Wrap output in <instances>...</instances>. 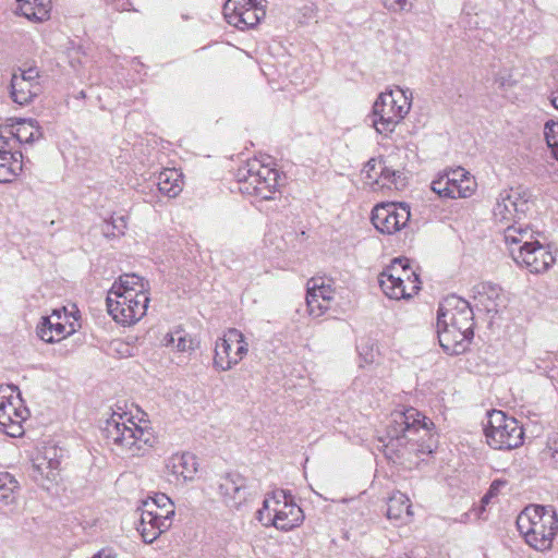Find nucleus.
<instances>
[{
  "label": "nucleus",
  "mask_w": 558,
  "mask_h": 558,
  "mask_svg": "<svg viewBox=\"0 0 558 558\" xmlns=\"http://www.w3.org/2000/svg\"><path fill=\"white\" fill-rule=\"evenodd\" d=\"M433 425L432 421L414 408L393 411L389 417L386 435L380 438L386 457L393 460L407 452H425L423 442L430 437Z\"/></svg>",
  "instance_id": "obj_1"
},
{
  "label": "nucleus",
  "mask_w": 558,
  "mask_h": 558,
  "mask_svg": "<svg viewBox=\"0 0 558 558\" xmlns=\"http://www.w3.org/2000/svg\"><path fill=\"white\" fill-rule=\"evenodd\" d=\"M473 311L464 299L451 294L445 298L437 312V333L442 349L450 354L465 350L473 337Z\"/></svg>",
  "instance_id": "obj_2"
},
{
  "label": "nucleus",
  "mask_w": 558,
  "mask_h": 558,
  "mask_svg": "<svg viewBox=\"0 0 558 558\" xmlns=\"http://www.w3.org/2000/svg\"><path fill=\"white\" fill-rule=\"evenodd\" d=\"M107 444L118 454L142 457L155 446L157 437L150 426L136 424L126 414L113 413L102 428Z\"/></svg>",
  "instance_id": "obj_3"
},
{
  "label": "nucleus",
  "mask_w": 558,
  "mask_h": 558,
  "mask_svg": "<svg viewBox=\"0 0 558 558\" xmlns=\"http://www.w3.org/2000/svg\"><path fill=\"white\" fill-rule=\"evenodd\" d=\"M517 526L531 547L544 551L551 548L558 517L550 506H529L518 515Z\"/></svg>",
  "instance_id": "obj_4"
},
{
  "label": "nucleus",
  "mask_w": 558,
  "mask_h": 558,
  "mask_svg": "<svg viewBox=\"0 0 558 558\" xmlns=\"http://www.w3.org/2000/svg\"><path fill=\"white\" fill-rule=\"evenodd\" d=\"M256 518L264 526L290 531L303 522L304 514L293 501L291 494L283 489H277L266 495Z\"/></svg>",
  "instance_id": "obj_5"
},
{
  "label": "nucleus",
  "mask_w": 558,
  "mask_h": 558,
  "mask_svg": "<svg viewBox=\"0 0 558 558\" xmlns=\"http://www.w3.org/2000/svg\"><path fill=\"white\" fill-rule=\"evenodd\" d=\"M412 93L397 87L381 93L373 106V125L380 134L392 133L411 109Z\"/></svg>",
  "instance_id": "obj_6"
},
{
  "label": "nucleus",
  "mask_w": 558,
  "mask_h": 558,
  "mask_svg": "<svg viewBox=\"0 0 558 558\" xmlns=\"http://www.w3.org/2000/svg\"><path fill=\"white\" fill-rule=\"evenodd\" d=\"M378 281L383 292L395 300L410 299L421 289L418 276L402 258H395L379 274Z\"/></svg>",
  "instance_id": "obj_7"
},
{
  "label": "nucleus",
  "mask_w": 558,
  "mask_h": 558,
  "mask_svg": "<svg viewBox=\"0 0 558 558\" xmlns=\"http://www.w3.org/2000/svg\"><path fill=\"white\" fill-rule=\"evenodd\" d=\"M278 171L258 159L248 160L236 172L240 184L239 190L243 194L254 195L262 199H270L278 185Z\"/></svg>",
  "instance_id": "obj_8"
},
{
  "label": "nucleus",
  "mask_w": 558,
  "mask_h": 558,
  "mask_svg": "<svg viewBox=\"0 0 558 558\" xmlns=\"http://www.w3.org/2000/svg\"><path fill=\"white\" fill-rule=\"evenodd\" d=\"M487 444L497 450H510L523 444V428L513 417H508L502 411L494 410L489 413L485 427Z\"/></svg>",
  "instance_id": "obj_9"
},
{
  "label": "nucleus",
  "mask_w": 558,
  "mask_h": 558,
  "mask_svg": "<svg viewBox=\"0 0 558 558\" xmlns=\"http://www.w3.org/2000/svg\"><path fill=\"white\" fill-rule=\"evenodd\" d=\"M141 511L140 524L137 531L141 533L143 541L151 544L160 534L168 531L173 521L175 513L174 506H155L154 502H143L138 509Z\"/></svg>",
  "instance_id": "obj_10"
},
{
  "label": "nucleus",
  "mask_w": 558,
  "mask_h": 558,
  "mask_svg": "<svg viewBox=\"0 0 558 558\" xmlns=\"http://www.w3.org/2000/svg\"><path fill=\"white\" fill-rule=\"evenodd\" d=\"M150 299L141 294L132 298L121 292L109 291L106 303L112 318L123 325H132L145 316Z\"/></svg>",
  "instance_id": "obj_11"
},
{
  "label": "nucleus",
  "mask_w": 558,
  "mask_h": 558,
  "mask_svg": "<svg viewBox=\"0 0 558 558\" xmlns=\"http://www.w3.org/2000/svg\"><path fill=\"white\" fill-rule=\"evenodd\" d=\"M247 351L244 335L235 328H230L216 342L214 366L218 371H229L247 354Z\"/></svg>",
  "instance_id": "obj_12"
},
{
  "label": "nucleus",
  "mask_w": 558,
  "mask_h": 558,
  "mask_svg": "<svg viewBox=\"0 0 558 558\" xmlns=\"http://www.w3.org/2000/svg\"><path fill=\"white\" fill-rule=\"evenodd\" d=\"M530 209V194L521 187L500 192L493 209L495 221L508 225L518 222Z\"/></svg>",
  "instance_id": "obj_13"
},
{
  "label": "nucleus",
  "mask_w": 558,
  "mask_h": 558,
  "mask_svg": "<svg viewBox=\"0 0 558 558\" xmlns=\"http://www.w3.org/2000/svg\"><path fill=\"white\" fill-rule=\"evenodd\" d=\"M410 216V207L404 203L379 204L372 211V222L381 233L393 234L407 226Z\"/></svg>",
  "instance_id": "obj_14"
},
{
  "label": "nucleus",
  "mask_w": 558,
  "mask_h": 558,
  "mask_svg": "<svg viewBox=\"0 0 558 558\" xmlns=\"http://www.w3.org/2000/svg\"><path fill=\"white\" fill-rule=\"evenodd\" d=\"M39 77L36 65L19 68L11 78L12 100L21 106L32 102L43 90Z\"/></svg>",
  "instance_id": "obj_15"
},
{
  "label": "nucleus",
  "mask_w": 558,
  "mask_h": 558,
  "mask_svg": "<svg viewBox=\"0 0 558 558\" xmlns=\"http://www.w3.org/2000/svg\"><path fill=\"white\" fill-rule=\"evenodd\" d=\"M513 260L531 274L546 272L555 263V257L548 247L541 243L529 250H511Z\"/></svg>",
  "instance_id": "obj_16"
},
{
  "label": "nucleus",
  "mask_w": 558,
  "mask_h": 558,
  "mask_svg": "<svg viewBox=\"0 0 558 558\" xmlns=\"http://www.w3.org/2000/svg\"><path fill=\"white\" fill-rule=\"evenodd\" d=\"M219 494L230 508H239L247 500L246 480L239 473H228L220 478Z\"/></svg>",
  "instance_id": "obj_17"
},
{
  "label": "nucleus",
  "mask_w": 558,
  "mask_h": 558,
  "mask_svg": "<svg viewBox=\"0 0 558 558\" xmlns=\"http://www.w3.org/2000/svg\"><path fill=\"white\" fill-rule=\"evenodd\" d=\"M197 466L196 457L190 452L174 453L166 461L168 472L183 482L194 478Z\"/></svg>",
  "instance_id": "obj_18"
},
{
  "label": "nucleus",
  "mask_w": 558,
  "mask_h": 558,
  "mask_svg": "<svg viewBox=\"0 0 558 558\" xmlns=\"http://www.w3.org/2000/svg\"><path fill=\"white\" fill-rule=\"evenodd\" d=\"M504 235L506 243L510 246V252L511 250H529L539 243V241L534 238V232L529 227H522L517 222L509 225L505 229Z\"/></svg>",
  "instance_id": "obj_19"
},
{
  "label": "nucleus",
  "mask_w": 558,
  "mask_h": 558,
  "mask_svg": "<svg viewBox=\"0 0 558 558\" xmlns=\"http://www.w3.org/2000/svg\"><path fill=\"white\" fill-rule=\"evenodd\" d=\"M109 291L121 292L129 296H149V282L135 274H124L119 277Z\"/></svg>",
  "instance_id": "obj_20"
},
{
  "label": "nucleus",
  "mask_w": 558,
  "mask_h": 558,
  "mask_svg": "<svg viewBox=\"0 0 558 558\" xmlns=\"http://www.w3.org/2000/svg\"><path fill=\"white\" fill-rule=\"evenodd\" d=\"M464 175L465 170L463 168L451 169L435 179L430 187L440 197L456 198L458 184Z\"/></svg>",
  "instance_id": "obj_21"
},
{
  "label": "nucleus",
  "mask_w": 558,
  "mask_h": 558,
  "mask_svg": "<svg viewBox=\"0 0 558 558\" xmlns=\"http://www.w3.org/2000/svg\"><path fill=\"white\" fill-rule=\"evenodd\" d=\"M474 300L477 306H482L487 313H496L501 296V288L490 282H482L474 287Z\"/></svg>",
  "instance_id": "obj_22"
},
{
  "label": "nucleus",
  "mask_w": 558,
  "mask_h": 558,
  "mask_svg": "<svg viewBox=\"0 0 558 558\" xmlns=\"http://www.w3.org/2000/svg\"><path fill=\"white\" fill-rule=\"evenodd\" d=\"M266 15V0H256L248 5L246 11L240 15H233V22L230 25L239 29L252 28L256 26Z\"/></svg>",
  "instance_id": "obj_23"
},
{
  "label": "nucleus",
  "mask_w": 558,
  "mask_h": 558,
  "mask_svg": "<svg viewBox=\"0 0 558 558\" xmlns=\"http://www.w3.org/2000/svg\"><path fill=\"white\" fill-rule=\"evenodd\" d=\"M412 506L407 495L401 492L393 493L387 502V517L390 520H397L401 522L410 521L413 512Z\"/></svg>",
  "instance_id": "obj_24"
},
{
  "label": "nucleus",
  "mask_w": 558,
  "mask_h": 558,
  "mask_svg": "<svg viewBox=\"0 0 558 558\" xmlns=\"http://www.w3.org/2000/svg\"><path fill=\"white\" fill-rule=\"evenodd\" d=\"M157 184L162 194L175 197L183 190V175L174 168H167L159 173Z\"/></svg>",
  "instance_id": "obj_25"
},
{
  "label": "nucleus",
  "mask_w": 558,
  "mask_h": 558,
  "mask_svg": "<svg viewBox=\"0 0 558 558\" xmlns=\"http://www.w3.org/2000/svg\"><path fill=\"white\" fill-rule=\"evenodd\" d=\"M60 318L61 316L57 312H53L51 317H43L37 327V335L41 340L52 343L64 337L65 326L59 322Z\"/></svg>",
  "instance_id": "obj_26"
},
{
  "label": "nucleus",
  "mask_w": 558,
  "mask_h": 558,
  "mask_svg": "<svg viewBox=\"0 0 558 558\" xmlns=\"http://www.w3.org/2000/svg\"><path fill=\"white\" fill-rule=\"evenodd\" d=\"M11 134L21 144H33L43 137L41 129L36 120L20 119L15 124H12Z\"/></svg>",
  "instance_id": "obj_27"
},
{
  "label": "nucleus",
  "mask_w": 558,
  "mask_h": 558,
  "mask_svg": "<svg viewBox=\"0 0 558 558\" xmlns=\"http://www.w3.org/2000/svg\"><path fill=\"white\" fill-rule=\"evenodd\" d=\"M161 344L182 353L193 352L197 347L196 341L181 328L167 332L161 339Z\"/></svg>",
  "instance_id": "obj_28"
},
{
  "label": "nucleus",
  "mask_w": 558,
  "mask_h": 558,
  "mask_svg": "<svg viewBox=\"0 0 558 558\" xmlns=\"http://www.w3.org/2000/svg\"><path fill=\"white\" fill-rule=\"evenodd\" d=\"M375 184L380 187H388L395 190H402L407 185V178L400 170H393L384 166L380 170L379 177L375 180Z\"/></svg>",
  "instance_id": "obj_29"
},
{
  "label": "nucleus",
  "mask_w": 558,
  "mask_h": 558,
  "mask_svg": "<svg viewBox=\"0 0 558 558\" xmlns=\"http://www.w3.org/2000/svg\"><path fill=\"white\" fill-rule=\"evenodd\" d=\"M17 481L8 472H0V504L11 505L15 501Z\"/></svg>",
  "instance_id": "obj_30"
},
{
  "label": "nucleus",
  "mask_w": 558,
  "mask_h": 558,
  "mask_svg": "<svg viewBox=\"0 0 558 558\" xmlns=\"http://www.w3.org/2000/svg\"><path fill=\"white\" fill-rule=\"evenodd\" d=\"M17 10L23 16L34 22H43L49 17V9H47L43 3H37L36 8L29 0H24L19 3Z\"/></svg>",
  "instance_id": "obj_31"
},
{
  "label": "nucleus",
  "mask_w": 558,
  "mask_h": 558,
  "mask_svg": "<svg viewBox=\"0 0 558 558\" xmlns=\"http://www.w3.org/2000/svg\"><path fill=\"white\" fill-rule=\"evenodd\" d=\"M128 229V221L125 216H111L109 220H105L102 225V234L110 239L123 235Z\"/></svg>",
  "instance_id": "obj_32"
},
{
  "label": "nucleus",
  "mask_w": 558,
  "mask_h": 558,
  "mask_svg": "<svg viewBox=\"0 0 558 558\" xmlns=\"http://www.w3.org/2000/svg\"><path fill=\"white\" fill-rule=\"evenodd\" d=\"M317 298L323 299L325 303H331L333 301L335 290L330 284H326L322 278H312L307 282V292H313Z\"/></svg>",
  "instance_id": "obj_33"
},
{
  "label": "nucleus",
  "mask_w": 558,
  "mask_h": 558,
  "mask_svg": "<svg viewBox=\"0 0 558 558\" xmlns=\"http://www.w3.org/2000/svg\"><path fill=\"white\" fill-rule=\"evenodd\" d=\"M306 304L310 315L319 317L330 307L331 303H325L323 299L317 298L314 290L313 292H307Z\"/></svg>",
  "instance_id": "obj_34"
},
{
  "label": "nucleus",
  "mask_w": 558,
  "mask_h": 558,
  "mask_svg": "<svg viewBox=\"0 0 558 558\" xmlns=\"http://www.w3.org/2000/svg\"><path fill=\"white\" fill-rule=\"evenodd\" d=\"M544 135L548 147L551 148L555 158L558 159V122L547 121L544 128Z\"/></svg>",
  "instance_id": "obj_35"
},
{
  "label": "nucleus",
  "mask_w": 558,
  "mask_h": 558,
  "mask_svg": "<svg viewBox=\"0 0 558 558\" xmlns=\"http://www.w3.org/2000/svg\"><path fill=\"white\" fill-rule=\"evenodd\" d=\"M476 189V182L470 172L465 171V175L460 179L456 192V198H466L472 196Z\"/></svg>",
  "instance_id": "obj_36"
},
{
  "label": "nucleus",
  "mask_w": 558,
  "mask_h": 558,
  "mask_svg": "<svg viewBox=\"0 0 558 558\" xmlns=\"http://www.w3.org/2000/svg\"><path fill=\"white\" fill-rule=\"evenodd\" d=\"M21 417V413L7 397H0V426L5 425L10 421V415Z\"/></svg>",
  "instance_id": "obj_37"
},
{
  "label": "nucleus",
  "mask_w": 558,
  "mask_h": 558,
  "mask_svg": "<svg viewBox=\"0 0 558 558\" xmlns=\"http://www.w3.org/2000/svg\"><path fill=\"white\" fill-rule=\"evenodd\" d=\"M0 160H9V150L0 149ZM16 174V170L9 166V162L1 163L0 183L11 182Z\"/></svg>",
  "instance_id": "obj_38"
},
{
  "label": "nucleus",
  "mask_w": 558,
  "mask_h": 558,
  "mask_svg": "<svg viewBox=\"0 0 558 558\" xmlns=\"http://www.w3.org/2000/svg\"><path fill=\"white\" fill-rule=\"evenodd\" d=\"M507 485V481H504V480H495L490 486H489V489L488 492L483 496L482 498V504L483 505H488L490 499L496 497L500 489L502 487H505Z\"/></svg>",
  "instance_id": "obj_39"
},
{
  "label": "nucleus",
  "mask_w": 558,
  "mask_h": 558,
  "mask_svg": "<svg viewBox=\"0 0 558 558\" xmlns=\"http://www.w3.org/2000/svg\"><path fill=\"white\" fill-rule=\"evenodd\" d=\"M543 453L550 457L554 468L558 470V437L548 439Z\"/></svg>",
  "instance_id": "obj_40"
},
{
  "label": "nucleus",
  "mask_w": 558,
  "mask_h": 558,
  "mask_svg": "<svg viewBox=\"0 0 558 558\" xmlns=\"http://www.w3.org/2000/svg\"><path fill=\"white\" fill-rule=\"evenodd\" d=\"M384 5L393 12L409 11L412 8L411 0H383Z\"/></svg>",
  "instance_id": "obj_41"
},
{
  "label": "nucleus",
  "mask_w": 558,
  "mask_h": 558,
  "mask_svg": "<svg viewBox=\"0 0 558 558\" xmlns=\"http://www.w3.org/2000/svg\"><path fill=\"white\" fill-rule=\"evenodd\" d=\"M2 428V432L11 437H16L22 435L23 428L20 421H16L14 423H8L5 425L0 426Z\"/></svg>",
  "instance_id": "obj_42"
},
{
  "label": "nucleus",
  "mask_w": 558,
  "mask_h": 558,
  "mask_svg": "<svg viewBox=\"0 0 558 558\" xmlns=\"http://www.w3.org/2000/svg\"><path fill=\"white\" fill-rule=\"evenodd\" d=\"M384 162L381 160L371 159L367 161V163L364 167V172L366 174L367 179H373L374 174H377V168H379V171L384 167Z\"/></svg>",
  "instance_id": "obj_43"
},
{
  "label": "nucleus",
  "mask_w": 558,
  "mask_h": 558,
  "mask_svg": "<svg viewBox=\"0 0 558 558\" xmlns=\"http://www.w3.org/2000/svg\"><path fill=\"white\" fill-rule=\"evenodd\" d=\"M144 502H154L155 506H159V507L167 506L168 508H171L174 506L173 502L171 501V499L168 496H166L165 494H158L154 498L147 499Z\"/></svg>",
  "instance_id": "obj_44"
},
{
  "label": "nucleus",
  "mask_w": 558,
  "mask_h": 558,
  "mask_svg": "<svg viewBox=\"0 0 558 558\" xmlns=\"http://www.w3.org/2000/svg\"><path fill=\"white\" fill-rule=\"evenodd\" d=\"M92 558H117V553L114 549L107 547L99 550Z\"/></svg>",
  "instance_id": "obj_45"
},
{
  "label": "nucleus",
  "mask_w": 558,
  "mask_h": 558,
  "mask_svg": "<svg viewBox=\"0 0 558 558\" xmlns=\"http://www.w3.org/2000/svg\"><path fill=\"white\" fill-rule=\"evenodd\" d=\"M11 160L14 162H20L19 170H22L23 154L21 151H9V162Z\"/></svg>",
  "instance_id": "obj_46"
},
{
  "label": "nucleus",
  "mask_w": 558,
  "mask_h": 558,
  "mask_svg": "<svg viewBox=\"0 0 558 558\" xmlns=\"http://www.w3.org/2000/svg\"><path fill=\"white\" fill-rule=\"evenodd\" d=\"M497 84H499L500 87L511 86V84L506 80L505 76L498 75L495 80Z\"/></svg>",
  "instance_id": "obj_47"
},
{
  "label": "nucleus",
  "mask_w": 558,
  "mask_h": 558,
  "mask_svg": "<svg viewBox=\"0 0 558 558\" xmlns=\"http://www.w3.org/2000/svg\"><path fill=\"white\" fill-rule=\"evenodd\" d=\"M550 102L558 110V88L551 93Z\"/></svg>",
  "instance_id": "obj_48"
},
{
  "label": "nucleus",
  "mask_w": 558,
  "mask_h": 558,
  "mask_svg": "<svg viewBox=\"0 0 558 558\" xmlns=\"http://www.w3.org/2000/svg\"><path fill=\"white\" fill-rule=\"evenodd\" d=\"M23 420V416L21 415V417H15L13 414L10 415V421L8 423H14L16 421H20Z\"/></svg>",
  "instance_id": "obj_49"
},
{
  "label": "nucleus",
  "mask_w": 558,
  "mask_h": 558,
  "mask_svg": "<svg viewBox=\"0 0 558 558\" xmlns=\"http://www.w3.org/2000/svg\"><path fill=\"white\" fill-rule=\"evenodd\" d=\"M118 9L121 10V11L129 10L125 4L120 5Z\"/></svg>",
  "instance_id": "obj_50"
},
{
  "label": "nucleus",
  "mask_w": 558,
  "mask_h": 558,
  "mask_svg": "<svg viewBox=\"0 0 558 558\" xmlns=\"http://www.w3.org/2000/svg\"><path fill=\"white\" fill-rule=\"evenodd\" d=\"M400 558H412V557H410V556L405 555V556L400 557Z\"/></svg>",
  "instance_id": "obj_51"
}]
</instances>
